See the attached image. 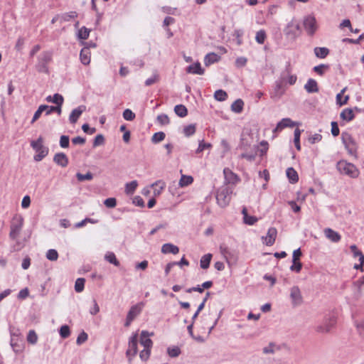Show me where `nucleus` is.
<instances>
[{"label": "nucleus", "mask_w": 364, "mask_h": 364, "mask_svg": "<svg viewBox=\"0 0 364 364\" xmlns=\"http://www.w3.org/2000/svg\"><path fill=\"white\" fill-rule=\"evenodd\" d=\"M139 341L140 344L144 347V349L139 353V357L143 361H146L149 358L153 345V342L149 338V334L147 331H143L141 333Z\"/></svg>", "instance_id": "nucleus-1"}, {"label": "nucleus", "mask_w": 364, "mask_h": 364, "mask_svg": "<svg viewBox=\"0 0 364 364\" xmlns=\"http://www.w3.org/2000/svg\"><path fill=\"white\" fill-rule=\"evenodd\" d=\"M337 168L341 173L347 175L350 178H358L360 174L359 170L354 164L344 160L338 162Z\"/></svg>", "instance_id": "nucleus-2"}, {"label": "nucleus", "mask_w": 364, "mask_h": 364, "mask_svg": "<svg viewBox=\"0 0 364 364\" xmlns=\"http://www.w3.org/2000/svg\"><path fill=\"white\" fill-rule=\"evenodd\" d=\"M337 322V316L335 314H330L325 316L323 323L315 327V330L318 333H328L335 327Z\"/></svg>", "instance_id": "nucleus-3"}, {"label": "nucleus", "mask_w": 364, "mask_h": 364, "mask_svg": "<svg viewBox=\"0 0 364 364\" xmlns=\"http://www.w3.org/2000/svg\"><path fill=\"white\" fill-rule=\"evenodd\" d=\"M31 146L36 152V154L34 156L36 161H41L48 154V149L43 146V139L41 136L36 141H32Z\"/></svg>", "instance_id": "nucleus-4"}, {"label": "nucleus", "mask_w": 364, "mask_h": 364, "mask_svg": "<svg viewBox=\"0 0 364 364\" xmlns=\"http://www.w3.org/2000/svg\"><path fill=\"white\" fill-rule=\"evenodd\" d=\"M232 190L228 186H223L218 190L216 199L220 207H226L230 202Z\"/></svg>", "instance_id": "nucleus-5"}, {"label": "nucleus", "mask_w": 364, "mask_h": 364, "mask_svg": "<svg viewBox=\"0 0 364 364\" xmlns=\"http://www.w3.org/2000/svg\"><path fill=\"white\" fill-rule=\"evenodd\" d=\"M23 218L21 215H15L11 222L9 237L11 240H16L22 229Z\"/></svg>", "instance_id": "nucleus-6"}, {"label": "nucleus", "mask_w": 364, "mask_h": 364, "mask_svg": "<svg viewBox=\"0 0 364 364\" xmlns=\"http://www.w3.org/2000/svg\"><path fill=\"white\" fill-rule=\"evenodd\" d=\"M220 252L230 267L235 265L238 260V252L225 245L220 246Z\"/></svg>", "instance_id": "nucleus-7"}, {"label": "nucleus", "mask_w": 364, "mask_h": 364, "mask_svg": "<svg viewBox=\"0 0 364 364\" xmlns=\"http://www.w3.org/2000/svg\"><path fill=\"white\" fill-rule=\"evenodd\" d=\"M143 306L144 304L141 302L131 307L127 316V321L125 323L126 326H129L136 316L141 313Z\"/></svg>", "instance_id": "nucleus-8"}, {"label": "nucleus", "mask_w": 364, "mask_h": 364, "mask_svg": "<svg viewBox=\"0 0 364 364\" xmlns=\"http://www.w3.org/2000/svg\"><path fill=\"white\" fill-rule=\"evenodd\" d=\"M137 342H138V336L136 333L130 338L129 342V347H128V349L126 353L127 356L129 358V361L137 353Z\"/></svg>", "instance_id": "nucleus-9"}, {"label": "nucleus", "mask_w": 364, "mask_h": 364, "mask_svg": "<svg viewBox=\"0 0 364 364\" xmlns=\"http://www.w3.org/2000/svg\"><path fill=\"white\" fill-rule=\"evenodd\" d=\"M350 251L353 255L354 257H358L359 264H355L354 268L356 269H360L361 272H363V265H364V255L360 251L357 246L353 245L350 247Z\"/></svg>", "instance_id": "nucleus-10"}, {"label": "nucleus", "mask_w": 364, "mask_h": 364, "mask_svg": "<svg viewBox=\"0 0 364 364\" xmlns=\"http://www.w3.org/2000/svg\"><path fill=\"white\" fill-rule=\"evenodd\" d=\"M304 26L307 33L309 35H313L317 29L316 18L314 16H307L304 19Z\"/></svg>", "instance_id": "nucleus-11"}, {"label": "nucleus", "mask_w": 364, "mask_h": 364, "mask_svg": "<svg viewBox=\"0 0 364 364\" xmlns=\"http://www.w3.org/2000/svg\"><path fill=\"white\" fill-rule=\"evenodd\" d=\"M277 235V230L274 228H270L268 230L266 237H263V242L267 246H272L276 240Z\"/></svg>", "instance_id": "nucleus-12"}, {"label": "nucleus", "mask_w": 364, "mask_h": 364, "mask_svg": "<svg viewBox=\"0 0 364 364\" xmlns=\"http://www.w3.org/2000/svg\"><path fill=\"white\" fill-rule=\"evenodd\" d=\"M290 296L293 305L297 306L302 303V296L298 287H293L291 289Z\"/></svg>", "instance_id": "nucleus-13"}, {"label": "nucleus", "mask_w": 364, "mask_h": 364, "mask_svg": "<svg viewBox=\"0 0 364 364\" xmlns=\"http://www.w3.org/2000/svg\"><path fill=\"white\" fill-rule=\"evenodd\" d=\"M296 125H297V124L294 122H293L291 119L289 118H284V119H282L277 125V127H275V129H274V133H277L278 132H281L283 129L286 128V127H295Z\"/></svg>", "instance_id": "nucleus-14"}, {"label": "nucleus", "mask_w": 364, "mask_h": 364, "mask_svg": "<svg viewBox=\"0 0 364 364\" xmlns=\"http://www.w3.org/2000/svg\"><path fill=\"white\" fill-rule=\"evenodd\" d=\"M285 80L283 77L282 79L276 82V86L274 88V91L272 93L271 97H280L285 92L286 88L284 84V81Z\"/></svg>", "instance_id": "nucleus-15"}, {"label": "nucleus", "mask_w": 364, "mask_h": 364, "mask_svg": "<svg viewBox=\"0 0 364 364\" xmlns=\"http://www.w3.org/2000/svg\"><path fill=\"white\" fill-rule=\"evenodd\" d=\"M223 173L225 181L228 183L235 184L239 180L237 176L229 168H225L223 170Z\"/></svg>", "instance_id": "nucleus-16"}, {"label": "nucleus", "mask_w": 364, "mask_h": 364, "mask_svg": "<svg viewBox=\"0 0 364 364\" xmlns=\"http://www.w3.org/2000/svg\"><path fill=\"white\" fill-rule=\"evenodd\" d=\"M151 188L154 190V196L157 197L161 195L162 191L166 188V183L162 180L156 181L151 186Z\"/></svg>", "instance_id": "nucleus-17"}, {"label": "nucleus", "mask_w": 364, "mask_h": 364, "mask_svg": "<svg viewBox=\"0 0 364 364\" xmlns=\"http://www.w3.org/2000/svg\"><path fill=\"white\" fill-rule=\"evenodd\" d=\"M323 232L325 236L333 242H338L341 239V235L331 228H326Z\"/></svg>", "instance_id": "nucleus-18"}, {"label": "nucleus", "mask_w": 364, "mask_h": 364, "mask_svg": "<svg viewBox=\"0 0 364 364\" xmlns=\"http://www.w3.org/2000/svg\"><path fill=\"white\" fill-rule=\"evenodd\" d=\"M85 110V106H80L77 108L73 109L70 115L69 119L70 123L75 124L77 122V119L82 114V113Z\"/></svg>", "instance_id": "nucleus-19"}, {"label": "nucleus", "mask_w": 364, "mask_h": 364, "mask_svg": "<svg viewBox=\"0 0 364 364\" xmlns=\"http://www.w3.org/2000/svg\"><path fill=\"white\" fill-rule=\"evenodd\" d=\"M53 161L62 167H65L68 164V157L63 153L56 154L54 156Z\"/></svg>", "instance_id": "nucleus-20"}, {"label": "nucleus", "mask_w": 364, "mask_h": 364, "mask_svg": "<svg viewBox=\"0 0 364 364\" xmlns=\"http://www.w3.org/2000/svg\"><path fill=\"white\" fill-rule=\"evenodd\" d=\"M91 53L88 48H83L80 52V60L84 65H89L90 63Z\"/></svg>", "instance_id": "nucleus-21"}, {"label": "nucleus", "mask_w": 364, "mask_h": 364, "mask_svg": "<svg viewBox=\"0 0 364 364\" xmlns=\"http://www.w3.org/2000/svg\"><path fill=\"white\" fill-rule=\"evenodd\" d=\"M161 252L164 254L172 253L173 255H176V254L178 253L179 249H178V247L177 246H176L174 245H172V244H170V243H166V244H164L162 246Z\"/></svg>", "instance_id": "nucleus-22"}, {"label": "nucleus", "mask_w": 364, "mask_h": 364, "mask_svg": "<svg viewBox=\"0 0 364 364\" xmlns=\"http://www.w3.org/2000/svg\"><path fill=\"white\" fill-rule=\"evenodd\" d=\"M340 117L343 120L348 122L355 118V114L352 109L346 108L341 112Z\"/></svg>", "instance_id": "nucleus-23"}, {"label": "nucleus", "mask_w": 364, "mask_h": 364, "mask_svg": "<svg viewBox=\"0 0 364 364\" xmlns=\"http://www.w3.org/2000/svg\"><path fill=\"white\" fill-rule=\"evenodd\" d=\"M304 88L309 93L317 92L318 91V84L314 79H309L305 85Z\"/></svg>", "instance_id": "nucleus-24"}, {"label": "nucleus", "mask_w": 364, "mask_h": 364, "mask_svg": "<svg viewBox=\"0 0 364 364\" xmlns=\"http://www.w3.org/2000/svg\"><path fill=\"white\" fill-rule=\"evenodd\" d=\"M347 88L344 87L340 93H338L336 96V102L340 106H343L344 105H346L348 103V101L349 100L348 95H345L344 93L346 92Z\"/></svg>", "instance_id": "nucleus-25"}, {"label": "nucleus", "mask_w": 364, "mask_h": 364, "mask_svg": "<svg viewBox=\"0 0 364 364\" xmlns=\"http://www.w3.org/2000/svg\"><path fill=\"white\" fill-rule=\"evenodd\" d=\"M242 213L243 215L245 223L252 225L257 221V218L256 217L248 215L247 210L245 207L242 208Z\"/></svg>", "instance_id": "nucleus-26"}, {"label": "nucleus", "mask_w": 364, "mask_h": 364, "mask_svg": "<svg viewBox=\"0 0 364 364\" xmlns=\"http://www.w3.org/2000/svg\"><path fill=\"white\" fill-rule=\"evenodd\" d=\"M187 72L193 74L203 75L204 73V70L201 68L199 63H196L189 65L187 68Z\"/></svg>", "instance_id": "nucleus-27"}, {"label": "nucleus", "mask_w": 364, "mask_h": 364, "mask_svg": "<svg viewBox=\"0 0 364 364\" xmlns=\"http://www.w3.org/2000/svg\"><path fill=\"white\" fill-rule=\"evenodd\" d=\"M46 101L48 102H53L56 105H62L64 100L62 95L59 94H55L53 97L48 96L46 97Z\"/></svg>", "instance_id": "nucleus-28"}, {"label": "nucleus", "mask_w": 364, "mask_h": 364, "mask_svg": "<svg viewBox=\"0 0 364 364\" xmlns=\"http://www.w3.org/2000/svg\"><path fill=\"white\" fill-rule=\"evenodd\" d=\"M105 259L111 264H113L116 267H119L120 263L117 259L115 255L112 252H107L105 256Z\"/></svg>", "instance_id": "nucleus-29"}, {"label": "nucleus", "mask_w": 364, "mask_h": 364, "mask_svg": "<svg viewBox=\"0 0 364 364\" xmlns=\"http://www.w3.org/2000/svg\"><path fill=\"white\" fill-rule=\"evenodd\" d=\"M212 255L210 253L203 255L200 261V267L204 269H208L209 267Z\"/></svg>", "instance_id": "nucleus-30"}, {"label": "nucleus", "mask_w": 364, "mask_h": 364, "mask_svg": "<svg viewBox=\"0 0 364 364\" xmlns=\"http://www.w3.org/2000/svg\"><path fill=\"white\" fill-rule=\"evenodd\" d=\"M219 60L220 57L217 54L214 53H210L205 56L204 61L205 65H209L210 64L218 62Z\"/></svg>", "instance_id": "nucleus-31"}, {"label": "nucleus", "mask_w": 364, "mask_h": 364, "mask_svg": "<svg viewBox=\"0 0 364 364\" xmlns=\"http://www.w3.org/2000/svg\"><path fill=\"white\" fill-rule=\"evenodd\" d=\"M244 102L239 99L235 100L231 105L232 110L235 113H240L243 109Z\"/></svg>", "instance_id": "nucleus-32"}, {"label": "nucleus", "mask_w": 364, "mask_h": 364, "mask_svg": "<svg viewBox=\"0 0 364 364\" xmlns=\"http://www.w3.org/2000/svg\"><path fill=\"white\" fill-rule=\"evenodd\" d=\"M138 186V183L136 181H132L129 183H127L125 186V192L127 195H132L134 193L135 190Z\"/></svg>", "instance_id": "nucleus-33"}, {"label": "nucleus", "mask_w": 364, "mask_h": 364, "mask_svg": "<svg viewBox=\"0 0 364 364\" xmlns=\"http://www.w3.org/2000/svg\"><path fill=\"white\" fill-rule=\"evenodd\" d=\"M287 176L289 181L292 183H296L299 180V176L296 171L293 168H288L287 170Z\"/></svg>", "instance_id": "nucleus-34"}, {"label": "nucleus", "mask_w": 364, "mask_h": 364, "mask_svg": "<svg viewBox=\"0 0 364 364\" xmlns=\"http://www.w3.org/2000/svg\"><path fill=\"white\" fill-rule=\"evenodd\" d=\"M175 113L181 117H184L188 114L187 108L183 105H176L174 107Z\"/></svg>", "instance_id": "nucleus-35"}, {"label": "nucleus", "mask_w": 364, "mask_h": 364, "mask_svg": "<svg viewBox=\"0 0 364 364\" xmlns=\"http://www.w3.org/2000/svg\"><path fill=\"white\" fill-rule=\"evenodd\" d=\"M193 182V178L191 176L182 175L179 181V186L185 187L191 185Z\"/></svg>", "instance_id": "nucleus-36"}, {"label": "nucleus", "mask_w": 364, "mask_h": 364, "mask_svg": "<svg viewBox=\"0 0 364 364\" xmlns=\"http://www.w3.org/2000/svg\"><path fill=\"white\" fill-rule=\"evenodd\" d=\"M291 68L290 64H289L286 68V73L288 75V78H287V81L289 85H292L296 83L297 77L295 75H291Z\"/></svg>", "instance_id": "nucleus-37"}, {"label": "nucleus", "mask_w": 364, "mask_h": 364, "mask_svg": "<svg viewBox=\"0 0 364 364\" xmlns=\"http://www.w3.org/2000/svg\"><path fill=\"white\" fill-rule=\"evenodd\" d=\"M329 53V50L326 48H320L317 47L314 49V53L316 57L319 58H326Z\"/></svg>", "instance_id": "nucleus-38"}, {"label": "nucleus", "mask_w": 364, "mask_h": 364, "mask_svg": "<svg viewBox=\"0 0 364 364\" xmlns=\"http://www.w3.org/2000/svg\"><path fill=\"white\" fill-rule=\"evenodd\" d=\"M301 133V131L299 128H296L294 130V145L298 151L301 150V144H300Z\"/></svg>", "instance_id": "nucleus-39"}, {"label": "nucleus", "mask_w": 364, "mask_h": 364, "mask_svg": "<svg viewBox=\"0 0 364 364\" xmlns=\"http://www.w3.org/2000/svg\"><path fill=\"white\" fill-rule=\"evenodd\" d=\"M85 280L83 278H78L75 284V290L77 292H81L84 289Z\"/></svg>", "instance_id": "nucleus-40"}, {"label": "nucleus", "mask_w": 364, "mask_h": 364, "mask_svg": "<svg viewBox=\"0 0 364 364\" xmlns=\"http://www.w3.org/2000/svg\"><path fill=\"white\" fill-rule=\"evenodd\" d=\"M90 30L87 28L86 27H82L78 32V37L80 39L86 40L88 38L90 35Z\"/></svg>", "instance_id": "nucleus-41"}, {"label": "nucleus", "mask_w": 364, "mask_h": 364, "mask_svg": "<svg viewBox=\"0 0 364 364\" xmlns=\"http://www.w3.org/2000/svg\"><path fill=\"white\" fill-rule=\"evenodd\" d=\"M214 97L218 101H224L228 98V94L222 90H218L215 91Z\"/></svg>", "instance_id": "nucleus-42"}, {"label": "nucleus", "mask_w": 364, "mask_h": 364, "mask_svg": "<svg viewBox=\"0 0 364 364\" xmlns=\"http://www.w3.org/2000/svg\"><path fill=\"white\" fill-rule=\"evenodd\" d=\"M267 35L264 30H260L258 32H257L255 38L258 43L263 44L265 41Z\"/></svg>", "instance_id": "nucleus-43"}, {"label": "nucleus", "mask_w": 364, "mask_h": 364, "mask_svg": "<svg viewBox=\"0 0 364 364\" xmlns=\"http://www.w3.org/2000/svg\"><path fill=\"white\" fill-rule=\"evenodd\" d=\"M76 177L79 181H91L93 178V175L90 172H88L86 174L77 173L76 174Z\"/></svg>", "instance_id": "nucleus-44"}, {"label": "nucleus", "mask_w": 364, "mask_h": 364, "mask_svg": "<svg viewBox=\"0 0 364 364\" xmlns=\"http://www.w3.org/2000/svg\"><path fill=\"white\" fill-rule=\"evenodd\" d=\"M45 105H42L39 106L37 111L35 112L33 117L31 120V124H33L36 121H37L41 116L42 113L45 111Z\"/></svg>", "instance_id": "nucleus-45"}, {"label": "nucleus", "mask_w": 364, "mask_h": 364, "mask_svg": "<svg viewBox=\"0 0 364 364\" xmlns=\"http://www.w3.org/2000/svg\"><path fill=\"white\" fill-rule=\"evenodd\" d=\"M46 257L50 261H56L58 258V253L55 250L50 249L47 252Z\"/></svg>", "instance_id": "nucleus-46"}, {"label": "nucleus", "mask_w": 364, "mask_h": 364, "mask_svg": "<svg viewBox=\"0 0 364 364\" xmlns=\"http://www.w3.org/2000/svg\"><path fill=\"white\" fill-rule=\"evenodd\" d=\"M196 132V126L189 124L183 128V133L186 136H190Z\"/></svg>", "instance_id": "nucleus-47"}, {"label": "nucleus", "mask_w": 364, "mask_h": 364, "mask_svg": "<svg viewBox=\"0 0 364 364\" xmlns=\"http://www.w3.org/2000/svg\"><path fill=\"white\" fill-rule=\"evenodd\" d=\"M27 341L31 344H35L38 341V336L33 330H31L27 336Z\"/></svg>", "instance_id": "nucleus-48"}, {"label": "nucleus", "mask_w": 364, "mask_h": 364, "mask_svg": "<svg viewBox=\"0 0 364 364\" xmlns=\"http://www.w3.org/2000/svg\"><path fill=\"white\" fill-rule=\"evenodd\" d=\"M60 335L62 338H66L70 336V331L67 325L62 326L60 328Z\"/></svg>", "instance_id": "nucleus-49"}, {"label": "nucleus", "mask_w": 364, "mask_h": 364, "mask_svg": "<svg viewBox=\"0 0 364 364\" xmlns=\"http://www.w3.org/2000/svg\"><path fill=\"white\" fill-rule=\"evenodd\" d=\"M165 138V134L162 132L155 133L151 138L154 143H158L163 141Z\"/></svg>", "instance_id": "nucleus-50"}, {"label": "nucleus", "mask_w": 364, "mask_h": 364, "mask_svg": "<svg viewBox=\"0 0 364 364\" xmlns=\"http://www.w3.org/2000/svg\"><path fill=\"white\" fill-rule=\"evenodd\" d=\"M212 145L210 143L204 142V141H201L199 143L198 148L196 150V154H200L205 149H210Z\"/></svg>", "instance_id": "nucleus-51"}, {"label": "nucleus", "mask_w": 364, "mask_h": 364, "mask_svg": "<svg viewBox=\"0 0 364 364\" xmlns=\"http://www.w3.org/2000/svg\"><path fill=\"white\" fill-rule=\"evenodd\" d=\"M322 139V136L320 134H314L313 135L309 136L308 141L310 144H314L321 141Z\"/></svg>", "instance_id": "nucleus-52"}, {"label": "nucleus", "mask_w": 364, "mask_h": 364, "mask_svg": "<svg viewBox=\"0 0 364 364\" xmlns=\"http://www.w3.org/2000/svg\"><path fill=\"white\" fill-rule=\"evenodd\" d=\"M77 16V14L75 11H70L65 14H63L62 16V19L64 21H69L72 18H75Z\"/></svg>", "instance_id": "nucleus-53"}, {"label": "nucleus", "mask_w": 364, "mask_h": 364, "mask_svg": "<svg viewBox=\"0 0 364 364\" xmlns=\"http://www.w3.org/2000/svg\"><path fill=\"white\" fill-rule=\"evenodd\" d=\"M123 117L126 120L132 121L135 118V114L132 110L127 109L123 112Z\"/></svg>", "instance_id": "nucleus-54"}, {"label": "nucleus", "mask_w": 364, "mask_h": 364, "mask_svg": "<svg viewBox=\"0 0 364 364\" xmlns=\"http://www.w3.org/2000/svg\"><path fill=\"white\" fill-rule=\"evenodd\" d=\"M355 324L359 334L361 336L364 337V320L362 321H355Z\"/></svg>", "instance_id": "nucleus-55"}, {"label": "nucleus", "mask_w": 364, "mask_h": 364, "mask_svg": "<svg viewBox=\"0 0 364 364\" xmlns=\"http://www.w3.org/2000/svg\"><path fill=\"white\" fill-rule=\"evenodd\" d=\"M181 353L179 348L173 347L168 348V354L171 357H177Z\"/></svg>", "instance_id": "nucleus-56"}, {"label": "nucleus", "mask_w": 364, "mask_h": 364, "mask_svg": "<svg viewBox=\"0 0 364 364\" xmlns=\"http://www.w3.org/2000/svg\"><path fill=\"white\" fill-rule=\"evenodd\" d=\"M328 66L325 65H320L314 68V72L319 75H323L325 70L328 69Z\"/></svg>", "instance_id": "nucleus-57"}, {"label": "nucleus", "mask_w": 364, "mask_h": 364, "mask_svg": "<svg viewBox=\"0 0 364 364\" xmlns=\"http://www.w3.org/2000/svg\"><path fill=\"white\" fill-rule=\"evenodd\" d=\"M104 204L107 208H114L117 205V200L114 198H109L105 200Z\"/></svg>", "instance_id": "nucleus-58"}, {"label": "nucleus", "mask_w": 364, "mask_h": 364, "mask_svg": "<svg viewBox=\"0 0 364 364\" xmlns=\"http://www.w3.org/2000/svg\"><path fill=\"white\" fill-rule=\"evenodd\" d=\"M157 120L161 124H168L169 123V118L166 114H160L157 117Z\"/></svg>", "instance_id": "nucleus-59"}, {"label": "nucleus", "mask_w": 364, "mask_h": 364, "mask_svg": "<svg viewBox=\"0 0 364 364\" xmlns=\"http://www.w3.org/2000/svg\"><path fill=\"white\" fill-rule=\"evenodd\" d=\"M302 268V264L300 261L293 262V264L291 266V270L296 272H299Z\"/></svg>", "instance_id": "nucleus-60"}, {"label": "nucleus", "mask_w": 364, "mask_h": 364, "mask_svg": "<svg viewBox=\"0 0 364 364\" xmlns=\"http://www.w3.org/2000/svg\"><path fill=\"white\" fill-rule=\"evenodd\" d=\"M87 334L85 332H82L81 333L79 334L77 338V343L78 345H81L87 340Z\"/></svg>", "instance_id": "nucleus-61"}, {"label": "nucleus", "mask_w": 364, "mask_h": 364, "mask_svg": "<svg viewBox=\"0 0 364 364\" xmlns=\"http://www.w3.org/2000/svg\"><path fill=\"white\" fill-rule=\"evenodd\" d=\"M331 133L334 136L339 135L340 130L338 124L336 122H331Z\"/></svg>", "instance_id": "nucleus-62"}, {"label": "nucleus", "mask_w": 364, "mask_h": 364, "mask_svg": "<svg viewBox=\"0 0 364 364\" xmlns=\"http://www.w3.org/2000/svg\"><path fill=\"white\" fill-rule=\"evenodd\" d=\"M60 144L63 148H67L69 146V137L67 136H62L60 140Z\"/></svg>", "instance_id": "nucleus-63"}, {"label": "nucleus", "mask_w": 364, "mask_h": 364, "mask_svg": "<svg viewBox=\"0 0 364 364\" xmlns=\"http://www.w3.org/2000/svg\"><path fill=\"white\" fill-rule=\"evenodd\" d=\"M220 146L223 149V154H226L228 151H230V146L229 145V143L227 140L223 139L221 141Z\"/></svg>", "instance_id": "nucleus-64"}]
</instances>
